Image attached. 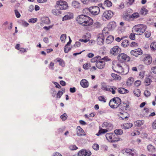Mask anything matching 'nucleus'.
<instances>
[{"instance_id": "obj_16", "label": "nucleus", "mask_w": 156, "mask_h": 156, "mask_svg": "<svg viewBox=\"0 0 156 156\" xmlns=\"http://www.w3.org/2000/svg\"><path fill=\"white\" fill-rule=\"evenodd\" d=\"M76 135L78 136H85V134L82 128L80 126L77 127L76 129Z\"/></svg>"}, {"instance_id": "obj_31", "label": "nucleus", "mask_w": 156, "mask_h": 156, "mask_svg": "<svg viewBox=\"0 0 156 156\" xmlns=\"http://www.w3.org/2000/svg\"><path fill=\"white\" fill-rule=\"evenodd\" d=\"M72 5L75 8H79L80 7V3L76 1H73V2Z\"/></svg>"}, {"instance_id": "obj_7", "label": "nucleus", "mask_w": 156, "mask_h": 156, "mask_svg": "<svg viewBox=\"0 0 156 156\" xmlns=\"http://www.w3.org/2000/svg\"><path fill=\"white\" fill-rule=\"evenodd\" d=\"M88 10L92 15H96L99 13L100 9L99 7L94 6L90 7L88 8Z\"/></svg>"}, {"instance_id": "obj_13", "label": "nucleus", "mask_w": 156, "mask_h": 156, "mask_svg": "<svg viewBox=\"0 0 156 156\" xmlns=\"http://www.w3.org/2000/svg\"><path fill=\"white\" fill-rule=\"evenodd\" d=\"M91 154V152L89 150L82 149L78 153V156H90Z\"/></svg>"}, {"instance_id": "obj_21", "label": "nucleus", "mask_w": 156, "mask_h": 156, "mask_svg": "<svg viewBox=\"0 0 156 156\" xmlns=\"http://www.w3.org/2000/svg\"><path fill=\"white\" fill-rule=\"evenodd\" d=\"M73 18V14L72 13H69L64 16L62 19L63 21L70 20Z\"/></svg>"}, {"instance_id": "obj_17", "label": "nucleus", "mask_w": 156, "mask_h": 156, "mask_svg": "<svg viewBox=\"0 0 156 156\" xmlns=\"http://www.w3.org/2000/svg\"><path fill=\"white\" fill-rule=\"evenodd\" d=\"M105 38L103 35H98L97 39V44L100 45H102L104 44Z\"/></svg>"}, {"instance_id": "obj_33", "label": "nucleus", "mask_w": 156, "mask_h": 156, "mask_svg": "<svg viewBox=\"0 0 156 156\" xmlns=\"http://www.w3.org/2000/svg\"><path fill=\"white\" fill-rule=\"evenodd\" d=\"M134 81V79L133 77H129L126 82L127 85L128 86H130L133 83Z\"/></svg>"}, {"instance_id": "obj_50", "label": "nucleus", "mask_w": 156, "mask_h": 156, "mask_svg": "<svg viewBox=\"0 0 156 156\" xmlns=\"http://www.w3.org/2000/svg\"><path fill=\"white\" fill-rule=\"evenodd\" d=\"M71 48L67 46V45H65L64 48V50L65 53H67L70 50Z\"/></svg>"}, {"instance_id": "obj_61", "label": "nucleus", "mask_w": 156, "mask_h": 156, "mask_svg": "<svg viewBox=\"0 0 156 156\" xmlns=\"http://www.w3.org/2000/svg\"><path fill=\"white\" fill-rule=\"evenodd\" d=\"M140 84L141 81L139 80L136 81L134 83V85L136 87L139 86L140 85Z\"/></svg>"}, {"instance_id": "obj_41", "label": "nucleus", "mask_w": 156, "mask_h": 156, "mask_svg": "<svg viewBox=\"0 0 156 156\" xmlns=\"http://www.w3.org/2000/svg\"><path fill=\"white\" fill-rule=\"evenodd\" d=\"M140 13L143 15H145L147 13V10L145 8H142L140 11Z\"/></svg>"}, {"instance_id": "obj_30", "label": "nucleus", "mask_w": 156, "mask_h": 156, "mask_svg": "<svg viewBox=\"0 0 156 156\" xmlns=\"http://www.w3.org/2000/svg\"><path fill=\"white\" fill-rule=\"evenodd\" d=\"M129 45V41L127 40H124L121 44V45L123 48H126Z\"/></svg>"}, {"instance_id": "obj_18", "label": "nucleus", "mask_w": 156, "mask_h": 156, "mask_svg": "<svg viewBox=\"0 0 156 156\" xmlns=\"http://www.w3.org/2000/svg\"><path fill=\"white\" fill-rule=\"evenodd\" d=\"M118 115L120 118V119L122 120L127 119L129 117L128 113L124 112H122L119 113L118 114Z\"/></svg>"}, {"instance_id": "obj_54", "label": "nucleus", "mask_w": 156, "mask_h": 156, "mask_svg": "<svg viewBox=\"0 0 156 156\" xmlns=\"http://www.w3.org/2000/svg\"><path fill=\"white\" fill-rule=\"evenodd\" d=\"M144 35L146 37L148 38L151 35V33L150 31H147L145 32Z\"/></svg>"}, {"instance_id": "obj_1", "label": "nucleus", "mask_w": 156, "mask_h": 156, "mask_svg": "<svg viewBox=\"0 0 156 156\" xmlns=\"http://www.w3.org/2000/svg\"><path fill=\"white\" fill-rule=\"evenodd\" d=\"M76 20L79 24L83 26H90L92 25L93 23V20L85 15L78 16Z\"/></svg>"}, {"instance_id": "obj_5", "label": "nucleus", "mask_w": 156, "mask_h": 156, "mask_svg": "<svg viewBox=\"0 0 156 156\" xmlns=\"http://www.w3.org/2000/svg\"><path fill=\"white\" fill-rule=\"evenodd\" d=\"M101 89L105 91H111L113 94L115 93V90L117 89V88L115 86H110L107 85L105 83H101Z\"/></svg>"}, {"instance_id": "obj_27", "label": "nucleus", "mask_w": 156, "mask_h": 156, "mask_svg": "<svg viewBox=\"0 0 156 156\" xmlns=\"http://www.w3.org/2000/svg\"><path fill=\"white\" fill-rule=\"evenodd\" d=\"M103 4L105 6L108 7H110L112 5V2L108 0L104 1Z\"/></svg>"}, {"instance_id": "obj_14", "label": "nucleus", "mask_w": 156, "mask_h": 156, "mask_svg": "<svg viewBox=\"0 0 156 156\" xmlns=\"http://www.w3.org/2000/svg\"><path fill=\"white\" fill-rule=\"evenodd\" d=\"M102 127L105 128L108 131L112 130L113 128L112 124L108 122H104L102 125Z\"/></svg>"}, {"instance_id": "obj_46", "label": "nucleus", "mask_w": 156, "mask_h": 156, "mask_svg": "<svg viewBox=\"0 0 156 156\" xmlns=\"http://www.w3.org/2000/svg\"><path fill=\"white\" fill-rule=\"evenodd\" d=\"M92 148L94 150L97 151L99 149V146L97 144H94L92 146Z\"/></svg>"}, {"instance_id": "obj_4", "label": "nucleus", "mask_w": 156, "mask_h": 156, "mask_svg": "<svg viewBox=\"0 0 156 156\" xmlns=\"http://www.w3.org/2000/svg\"><path fill=\"white\" fill-rule=\"evenodd\" d=\"M121 102V99L119 98L116 97L110 100L109 104L111 108H116L119 106Z\"/></svg>"}, {"instance_id": "obj_52", "label": "nucleus", "mask_w": 156, "mask_h": 156, "mask_svg": "<svg viewBox=\"0 0 156 156\" xmlns=\"http://www.w3.org/2000/svg\"><path fill=\"white\" fill-rule=\"evenodd\" d=\"M37 20V18H31L29 20L28 22L30 23H34L36 22Z\"/></svg>"}, {"instance_id": "obj_53", "label": "nucleus", "mask_w": 156, "mask_h": 156, "mask_svg": "<svg viewBox=\"0 0 156 156\" xmlns=\"http://www.w3.org/2000/svg\"><path fill=\"white\" fill-rule=\"evenodd\" d=\"M21 24L22 26L25 27H28L29 25V24L25 21H22Z\"/></svg>"}, {"instance_id": "obj_43", "label": "nucleus", "mask_w": 156, "mask_h": 156, "mask_svg": "<svg viewBox=\"0 0 156 156\" xmlns=\"http://www.w3.org/2000/svg\"><path fill=\"white\" fill-rule=\"evenodd\" d=\"M66 38V35L65 34H62L60 37V39L62 42L64 43Z\"/></svg>"}, {"instance_id": "obj_12", "label": "nucleus", "mask_w": 156, "mask_h": 156, "mask_svg": "<svg viewBox=\"0 0 156 156\" xmlns=\"http://www.w3.org/2000/svg\"><path fill=\"white\" fill-rule=\"evenodd\" d=\"M130 54L132 55L137 57L139 55H141L143 54V51L140 48L132 50L130 51Z\"/></svg>"}, {"instance_id": "obj_23", "label": "nucleus", "mask_w": 156, "mask_h": 156, "mask_svg": "<svg viewBox=\"0 0 156 156\" xmlns=\"http://www.w3.org/2000/svg\"><path fill=\"white\" fill-rule=\"evenodd\" d=\"M113 133H108L106 134L105 136L107 140L109 142L112 143V139Z\"/></svg>"}, {"instance_id": "obj_47", "label": "nucleus", "mask_w": 156, "mask_h": 156, "mask_svg": "<svg viewBox=\"0 0 156 156\" xmlns=\"http://www.w3.org/2000/svg\"><path fill=\"white\" fill-rule=\"evenodd\" d=\"M101 27V24L99 23L96 22L93 25V27L94 28H98Z\"/></svg>"}, {"instance_id": "obj_26", "label": "nucleus", "mask_w": 156, "mask_h": 156, "mask_svg": "<svg viewBox=\"0 0 156 156\" xmlns=\"http://www.w3.org/2000/svg\"><path fill=\"white\" fill-rule=\"evenodd\" d=\"M117 90L119 93L122 94L127 93L129 92L128 90L122 87L119 88Z\"/></svg>"}, {"instance_id": "obj_62", "label": "nucleus", "mask_w": 156, "mask_h": 156, "mask_svg": "<svg viewBox=\"0 0 156 156\" xmlns=\"http://www.w3.org/2000/svg\"><path fill=\"white\" fill-rule=\"evenodd\" d=\"M129 38L132 40H135V36L134 34H131L129 35Z\"/></svg>"}, {"instance_id": "obj_39", "label": "nucleus", "mask_w": 156, "mask_h": 156, "mask_svg": "<svg viewBox=\"0 0 156 156\" xmlns=\"http://www.w3.org/2000/svg\"><path fill=\"white\" fill-rule=\"evenodd\" d=\"M122 133V130L121 129H117L114 131V133L117 135H121Z\"/></svg>"}, {"instance_id": "obj_19", "label": "nucleus", "mask_w": 156, "mask_h": 156, "mask_svg": "<svg viewBox=\"0 0 156 156\" xmlns=\"http://www.w3.org/2000/svg\"><path fill=\"white\" fill-rule=\"evenodd\" d=\"M152 61V58L150 55H147L144 59V63L147 65L151 64Z\"/></svg>"}, {"instance_id": "obj_36", "label": "nucleus", "mask_w": 156, "mask_h": 156, "mask_svg": "<svg viewBox=\"0 0 156 156\" xmlns=\"http://www.w3.org/2000/svg\"><path fill=\"white\" fill-rule=\"evenodd\" d=\"M144 123V120H138L135 122L134 124L135 126H140L142 125Z\"/></svg>"}, {"instance_id": "obj_59", "label": "nucleus", "mask_w": 156, "mask_h": 156, "mask_svg": "<svg viewBox=\"0 0 156 156\" xmlns=\"http://www.w3.org/2000/svg\"><path fill=\"white\" fill-rule=\"evenodd\" d=\"M99 101H103L104 102H106V100L103 96H100L98 98Z\"/></svg>"}, {"instance_id": "obj_37", "label": "nucleus", "mask_w": 156, "mask_h": 156, "mask_svg": "<svg viewBox=\"0 0 156 156\" xmlns=\"http://www.w3.org/2000/svg\"><path fill=\"white\" fill-rule=\"evenodd\" d=\"M140 17V15L138 12H134L130 16V18L132 19H137Z\"/></svg>"}, {"instance_id": "obj_11", "label": "nucleus", "mask_w": 156, "mask_h": 156, "mask_svg": "<svg viewBox=\"0 0 156 156\" xmlns=\"http://www.w3.org/2000/svg\"><path fill=\"white\" fill-rule=\"evenodd\" d=\"M121 51V48L118 46H115L112 48L110 50V53L114 55H116Z\"/></svg>"}, {"instance_id": "obj_55", "label": "nucleus", "mask_w": 156, "mask_h": 156, "mask_svg": "<svg viewBox=\"0 0 156 156\" xmlns=\"http://www.w3.org/2000/svg\"><path fill=\"white\" fill-rule=\"evenodd\" d=\"M90 67V64L86 63L83 66V68L85 69H87Z\"/></svg>"}, {"instance_id": "obj_38", "label": "nucleus", "mask_w": 156, "mask_h": 156, "mask_svg": "<svg viewBox=\"0 0 156 156\" xmlns=\"http://www.w3.org/2000/svg\"><path fill=\"white\" fill-rule=\"evenodd\" d=\"M108 27L109 28L113 29L115 28L116 27V24L115 22H111L109 23L108 25Z\"/></svg>"}, {"instance_id": "obj_45", "label": "nucleus", "mask_w": 156, "mask_h": 156, "mask_svg": "<svg viewBox=\"0 0 156 156\" xmlns=\"http://www.w3.org/2000/svg\"><path fill=\"white\" fill-rule=\"evenodd\" d=\"M151 80L149 78H147L145 79V83L146 86H148L151 82Z\"/></svg>"}, {"instance_id": "obj_22", "label": "nucleus", "mask_w": 156, "mask_h": 156, "mask_svg": "<svg viewBox=\"0 0 156 156\" xmlns=\"http://www.w3.org/2000/svg\"><path fill=\"white\" fill-rule=\"evenodd\" d=\"M147 150L149 152H154L155 151V148L151 144L148 145L147 146Z\"/></svg>"}, {"instance_id": "obj_8", "label": "nucleus", "mask_w": 156, "mask_h": 156, "mask_svg": "<svg viewBox=\"0 0 156 156\" xmlns=\"http://www.w3.org/2000/svg\"><path fill=\"white\" fill-rule=\"evenodd\" d=\"M122 153L125 155H129V156H134L136 154V151L134 149H130L126 148L123 150Z\"/></svg>"}, {"instance_id": "obj_29", "label": "nucleus", "mask_w": 156, "mask_h": 156, "mask_svg": "<svg viewBox=\"0 0 156 156\" xmlns=\"http://www.w3.org/2000/svg\"><path fill=\"white\" fill-rule=\"evenodd\" d=\"M112 136V143L119 141L120 140V139L118 135L113 133Z\"/></svg>"}, {"instance_id": "obj_2", "label": "nucleus", "mask_w": 156, "mask_h": 156, "mask_svg": "<svg viewBox=\"0 0 156 156\" xmlns=\"http://www.w3.org/2000/svg\"><path fill=\"white\" fill-rule=\"evenodd\" d=\"M147 26L143 24H139L134 26L133 28V30L137 33L138 35H141L146 30Z\"/></svg>"}, {"instance_id": "obj_64", "label": "nucleus", "mask_w": 156, "mask_h": 156, "mask_svg": "<svg viewBox=\"0 0 156 156\" xmlns=\"http://www.w3.org/2000/svg\"><path fill=\"white\" fill-rule=\"evenodd\" d=\"M53 83L55 85V87L58 89L61 88V86L57 82H53Z\"/></svg>"}, {"instance_id": "obj_9", "label": "nucleus", "mask_w": 156, "mask_h": 156, "mask_svg": "<svg viewBox=\"0 0 156 156\" xmlns=\"http://www.w3.org/2000/svg\"><path fill=\"white\" fill-rule=\"evenodd\" d=\"M113 12L111 10L105 11L103 14L102 17L104 20H109L111 18L113 15Z\"/></svg>"}, {"instance_id": "obj_49", "label": "nucleus", "mask_w": 156, "mask_h": 156, "mask_svg": "<svg viewBox=\"0 0 156 156\" xmlns=\"http://www.w3.org/2000/svg\"><path fill=\"white\" fill-rule=\"evenodd\" d=\"M60 118L63 121H65L67 119V115L66 113H64L61 116Z\"/></svg>"}, {"instance_id": "obj_20", "label": "nucleus", "mask_w": 156, "mask_h": 156, "mask_svg": "<svg viewBox=\"0 0 156 156\" xmlns=\"http://www.w3.org/2000/svg\"><path fill=\"white\" fill-rule=\"evenodd\" d=\"M80 84L81 87L84 88H86L89 86V83L85 79H82L80 82Z\"/></svg>"}, {"instance_id": "obj_28", "label": "nucleus", "mask_w": 156, "mask_h": 156, "mask_svg": "<svg viewBox=\"0 0 156 156\" xmlns=\"http://www.w3.org/2000/svg\"><path fill=\"white\" fill-rule=\"evenodd\" d=\"M133 126V124L130 123H125L123 124L122 127L124 129H127L131 128Z\"/></svg>"}, {"instance_id": "obj_35", "label": "nucleus", "mask_w": 156, "mask_h": 156, "mask_svg": "<svg viewBox=\"0 0 156 156\" xmlns=\"http://www.w3.org/2000/svg\"><path fill=\"white\" fill-rule=\"evenodd\" d=\"M52 13L55 15L58 16L61 14L62 12L58 9H53L52 11Z\"/></svg>"}, {"instance_id": "obj_32", "label": "nucleus", "mask_w": 156, "mask_h": 156, "mask_svg": "<svg viewBox=\"0 0 156 156\" xmlns=\"http://www.w3.org/2000/svg\"><path fill=\"white\" fill-rule=\"evenodd\" d=\"M42 22L47 24H49L50 23V20L48 17H44L42 19Z\"/></svg>"}, {"instance_id": "obj_15", "label": "nucleus", "mask_w": 156, "mask_h": 156, "mask_svg": "<svg viewBox=\"0 0 156 156\" xmlns=\"http://www.w3.org/2000/svg\"><path fill=\"white\" fill-rule=\"evenodd\" d=\"M96 66L98 69H102L105 67V62L101 60H98L96 62Z\"/></svg>"}, {"instance_id": "obj_25", "label": "nucleus", "mask_w": 156, "mask_h": 156, "mask_svg": "<svg viewBox=\"0 0 156 156\" xmlns=\"http://www.w3.org/2000/svg\"><path fill=\"white\" fill-rule=\"evenodd\" d=\"M114 39V37L113 36L110 35L108 36L106 40V42L108 44L112 43Z\"/></svg>"}, {"instance_id": "obj_40", "label": "nucleus", "mask_w": 156, "mask_h": 156, "mask_svg": "<svg viewBox=\"0 0 156 156\" xmlns=\"http://www.w3.org/2000/svg\"><path fill=\"white\" fill-rule=\"evenodd\" d=\"M133 93L134 94L138 97L140 96V91L139 89L135 90L133 91Z\"/></svg>"}, {"instance_id": "obj_56", "label": "nucleus", "mask_w": 156, "mask_h": 156, "mask_svg": "<svg viewBox=\"0 0 156 156\" xmlns=\"http://www.w3.org/2000/svg\"><path fill=\"white\" fill-rule=\"evenodd\" d=\"M63 94L62 91H59L57 94V98H60Z\"/></svg>"}, {"instance_id": "obj_44", "label": "nucleus", "mask_w": 156, "mask_h": 156, "mask_svg": "<svg viewBox=\"0 0 156 156\" xmlns=\"http://www.w3.org/2000/svg\"><path fill=\"white\" fill-rule=\"evenodd\" d=\"M151 49L153 50H156V42H154L152 43L150 45Z\"/></svg>"}, {"instance_id": "obj_3", "label": "nucleus", "mask_w": 156, "mask_h": 156, "mask_svg": "<svg viewBox=\"0 0 156 156\" xmlns=\"http://www.w3.org/2000/svg\"><path fill=\"white\" fill-rule=\"evenodd\" d=\"M112 68L115 72L117 73L122 74H126L127 73L125 72L124 68L120 64L116 62H113Z\"/></svg>"}, {"instance_id": "obj_48", "label": "nucleus", "mask_w": 156, "mask_h": 156, "mask_svg": "<svg viewBox=\"0 0 156 156\" xmlns=\"http://www.w3.org/2000/svg\"><path fill=\"white\" fill-rule=\"evenodd\" d=\"M108 131V130L106 129H103L101 128L100 129L99 133L100 134H104L107 132Z\"/></svg>"}, {"instance_id": "obj_57", "label": "nucleus", "mask_w": 156, "mask_h": 156, "mask_svg": "<svg viewBox=\"0 0 156 156\" xmlns=\"http://www.w3.org/2000/svg\"><path fill=\"white\" fill-rule=\"evenodd\" d=\"M144 95L146 97H148L150 95L151 93L148 90H146L144 91Z\"/></svg>"}, {"instance_id": "obj_34", "label": "nucleus", "mask_w": 156, "mask_h": 156, "mask_svg": "<svg viewBox=\"0 0 156 156\" xmlns=\"http://www.w3.org/2000/svg\"><path fill=\"white\" fill-rule=\"evenodd\" d=\"M111 76L115 80H120L121 79V77L120 76L115 73H112Z\"/></svg>"}, {"instance_id": "obj_60", "label": "nucleus", "mask_w": 156, "mask_h": 156, "mask_svg": "<svg viewBox=\"0 0 156 156\" xmlns=\"http://www.w3.org/2000/svg\"><path fill=\"white\" fill-rule=\"evenodd\" d=\"M130 45L131 47H136L138 46V44L137 43L134 42H132L131 43Z\"/></svg>"}, {"instance_id": "obj_51", "label": "nucleus", "mask_w": 156, "mask_h": 156, "mask_svg": "<svg viewBox=\"0 0 156 156\" xmlns=\"http://www.w3.org/2000/svg\"><path fill=\"white\" fill-rule=\"evenodd\" d=\"M69 149L71 150H75L78 149V147L75 145H72L70 146L69 147Z\"/></svg>"}, {"instance_id": "obj_63", "label": "nucleus", "mask_w": 156, "mask_h": 156, "mask_svg": "<svg viewBox=\"0 0 156 156\" xmlns=\"http://www.w3.org/2000/svg\"><path fill=\"white\" fill-rule=\"evenodd\" d=\"M144 72L142 71L140 72L139 74V76L141 79H143L144 76Z\"/></svg>"}, {"instance_id": "obj_10", "label": "nucleus", "mask_w": 156, "mask_h": 156, "mask_svg": "<svg viewBox=\"0 0 156 156\" xmlns=\"http://www.w3.org/2000/svg\"><path fill=\"white\" fill-rule=\"evenodd\" d=\"M118 58L119 61L121 62H128L130 60V57L124 53H121L119 54L118 56Z\"/></svg>"}, {"instance_id": "obj_58", "label": "nucleus", "mask_w": 156, "mask_h": 156, "mask_svg": "<svg viewBox=\"0 0 156 156\" xmlns=\"http://www.w3.org/2000/svg\"><path fill=\"white\" fill-rule=\"evenodd\" d=\"M54 63L52 62H51L49 65V68L51 70H54Z\"/></svg>"}, {"instance_id": "obj_42", "label": "nucleus", "mask_w": 156, "mask_h": 156, "mask_svg": "<svg viewBox=\"0 0 156 156\" xmlns=\"http://www.w3.org/2000/svg\"><path fill=\"white\" fill-rule=\"evenodd\" d=\"M108 34V28L107 27H105L102 30V34L101 35H103L104 37V35H106Z\"/></svg>"}, {"instance_id": "obj_24", "label": "nucleus", "mask_w": 156, "mask_h": 156, "mask_svg": "<svg viewBox=\"0 0 156 156\" xmlns=\"http://www.w3.org/2000/svg\"><path fill=\"white\" fill-rule=\"evenodd\" d=\"M55 61H56V62H58L59 63L58 64L59 66H61L63 67L65 66V62L62 59L58 58Z\"/></svg>"}, {"instance_id": "obj_6", "label": "nucleus", "mask_w": 156, "mask_h": 156, "mask_svg": "<svg viewBox=\"0 0 156 156\" xmlns=\"http://www.w3.org/2000/svg\"><path fill=\"white\" fill-rule=\"evenodd\" d=\"M55 7L57 9L62 10L67 9L68 6L67 2L63 1L60 0L57 2Z\"/></svg>"}]
</instances>
